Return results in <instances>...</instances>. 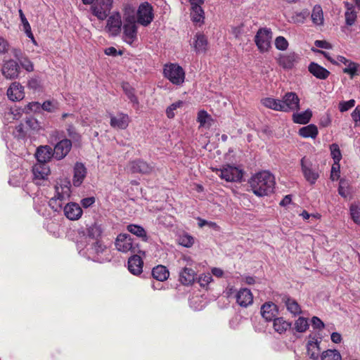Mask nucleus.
<instances>
[{
    "label": "nucleus",
    "instance_id": "f257e3e1",
    "mask_svg": "<svg viewBox=\"0 0 360 360\" xmlns=\"http://www.w3.org/2000/svg\"><path fill=\"white\" fill-rule=\"evenodd\" d=\"M249 184L255 195L263 197L274 192L276 182L273 174L262 171L253 175L249 180Z\"/></svg>",
    "mask_w": 360,
    "mask_h": 360
},
{
    "label": "nucleus",
    "instance_id": "f03ea898",
    "mask_svg": "<svg viewBox=\"0 0 360 360\" xmlns=\"http://www.w3.org/2000/svg\"><path fill=\"white\" fill-rule=\"evenodd\" d=\"M56 195L49 202V206L55 212L62 210L63 201L70 195V188L68 185L56 186Z\"/></svg>",
    "mask_w": 360,
    "mask_h": 360
},
{
    "label": "nucleus",
    "instance_id": "7ed1b4c3",
    "mask_svg": "<svg viewBox=\"0 0 360 360\" xmlns=\"http://www.w3.org/2000/svg\"><path fill=\"white\" fill-rule=\"evenodd\" d=\"M164 76L172 84L179 85L182 84L185 78V72L177 64L170 63L165 65L163 70Z\"/></svg>",
    "mask_w": 360,
    "mask_h": 360
},
{
    "label": "nucleus",
    "instance_id": "20e7f679",
    "mask_svg": "<svg viewBox=\"0 0 360 360\" xmlns=\"http://www.w3.org/2000/svg\"><path fill=\"white\" fill-rule=\"evenodd\" d=\"M272 32L269 28H260L255 36V42L259 51L264 53L271 47Z\"/></svg>",
    "mask_w": 360,
    "mask_h": 360
},
{
    "label": "nucleus",
    "instance_id": "39448f33",
    "mask_svg": "<svg viewBox=\"0 0 360 360\" xmlns=\"http://www.w3.org/2000/svg\"><path fill=\"white\" fill-rule=\"evenodd\" d=\"M217 174L222 179L228 182H239L243 179V172L239 168L227 165L220 169H217Z\"/></svg>",
    "mask_w": 360,
    "mask_h": 360
},
{
    "label": "nucleus",
    "instance_id": "423d86ee",
    "mask_svg": "<svg viewBox=\"0 0 360 360\" xmlns=\"http://www.w3.org/2000/svg\"><path fill=\"white\" fill-rule=\"evenodd\" d=\"M112 3L113 0H96L91 8L93 14L98 19L103 20L110 13Z\"/></svg>",
    "mask_w": 360,
    "mask_h": 360
},
{
    "label": "nucleus",
    "instance_id": "0eeeda50",
    "mask_svg": "<svg viewBox=\"0 0 360 360\" xmlns=\"http://www.w3.org/2000/svg\"><path fill=\"white\" fill-rule=\"evenodd\" d=\"M153 11V7L150 4H141L137 11V22L143 26L150 25L154 18Z\"/></svg>",
    "mask_w": 360,
    "mask_h": 360
},
{
    "label": "nucleus",
    "instance_id": "6e6552de",
    "mask_svg": "<svg viewBox=\"0 0 360 360\" xmlns=\"http://www.w3.org/2000/svg\"><path fill=\"white\" fill-rule=\"evenodd\" d=\"M281 111L290 112L300 109V98L294 92L286 93L282 100H280Z\"/></svg>",
    "mask_w": 360,
    "mask_h": 360
},
{
    "label": "nucleus",
    "instance_id": "1a4fd4ad",
    "mask_svg": "<svg viewBox=\"0 0 360 360\" xmlns=\"http://www.w3.org/2000/svg\"><path fill=\"white\" fill-rule=\"evenodd\" d=\"M124 39L131 44L137 39V26L134 17H127L123 26Z\"/></svg>",
    "mask_w": 360,
    "mask_h": 360
},
{
    "label": "nucleus",
    "instance_id": "9d476101",
    "mask_svg": "<svg viewBox=\"0 0 360 360\" xmlns=\"http://www.w3.org/2000/svg\"><path fill=\"white\" fill-rule=\"evenodd\" d=\"M115 245L116 249L120 252H136L135 248L133 246L132 238L127 233L119 234L116 238Z\"/></svg>",
    "mask_w": 360,
    "mask_h": 360
},
{
    "label": "nucleus",
    "instance_id": "9b49d317",
    "mask_svg": "<svg viewBox=\"0 0 360 360\" xmlns=\"http://www.w3.org/2000/svg\"><path fill=\"white\" fill-rule=\"evenodd\" d=\"M20 71L18 62L14 60L4 61L1 68L2 75L8 79H13L18 77Z\"/></svg>",
    "mask_w": 360,
    "mask_h": 360
},
{
    "label": "nucleus",
    "instance_id": "f8f14e48",
    "mask_svg": "<svg viewBox=\"0 0 360 360\" xmlns=\"http://www.w3.org/2000/svg\"><path fill=\"white\" fill-rule=\"evenodd\" d=\"M129 169L131 173L149 174L153 172L154 167L146 161L139 159L130 162L129 163Z\"/></svg>",
    "mask_w": 360,
    "mask_h": 360
},
{
    "label": "nucleus",
    "instance_id": "ddd939ff",
    "mask_svg": "<svg viewBox=\"0 0 360 360\" xmlns=\"http://www.w3.org/2000/svg\"><path fill=\"white\" fill-rule=\"evenodd\" d=\"M72 146L71 140L68 139L58 142L53 150L54 158L58 160L63 159L70 151Z\"/></svg>",
    "mask_w": 360,
    "mask_h": 360
},
{
    "label": "nucleus",
    "instance_id": "4468645a",
    "mask_svg": "<svg viewBox=\"0 0 360 360\" xmlns=\"http://www.w3.org/2000/svg\"><path fill=\"white\" fill-rule=\"evenodd\" d=\"M301 167L305 179L313 184L315 182L313 160L306 156L303 157L301 160Z\"/></svg>",
    "mask_w": 360,
    "mask_h": 360
},
{
    "label": "nucleus",
    "instance_id": "2eb2a0df",
    "mask_svg": "<svg viewBox=\"0 0 360 360\" xmlns=\"http://www.w3.org/2000/svg\"><path fill=\"white\" fill-rule=\"evenodd\" d=\"M68 118V121L66 122V129L68 136L75 142H79L81 141V135L77 131L74 127L73 122L75 120V115L72 113H63L62 115V119L65 120Z\"/></svg>",
    "mask_w": 360,
    "mask_h": 360
},
{
    "label": "nucleus",
    "instance_id": "dca6fc26",
    "mask_svg": "<svg viewBox=\"0 0 360 360\" xmlns=\"http://www.w3.org/2000/svg\"><path fill=\"white\" fill-rule=\"evenodd\" d=\"M110 124L113 128L124 129L128 127L130 122L128 115L123 112H118L116 116L110 115Z\"/></svg>",
    "mask_w": 360,
    "mask_h": 360
},
{
    "label": "nucleus",
    "instance_id": "f3484780",
    "mask_svg": "<svg viewBox=\"0 0 360 360\" xmlns=\"http://www.w3.org/2000/svg\"><path fill=\"white\" fill-rule=\"evenodd\" d=\"M121 27L122 20L119 13L113 14L109 17L106 29L112 35H117L121 31Z\"/></svg>",
    "mask_w": 360,
    "mask_h": 360
},
{
    "label": "nucleus",
    "instance_id": "a211bd4d",
    "mask_svg": "<svg viewBox=\"0 0 360 360\" xmlns=\"http://www.w3.org/2000/svg\"><path fill=\"white\" fill-rule=\"evenodd\" d=\"M236 302L242 307H248L253 302V295L248 288L240 289L236 295Z\"/></svg>",
    "mask_w": 360,
    "mask_h": 360
},
{
    "label": "nucleus",
    "instance_id": "6ab92c4d",
    "mask_svg": "<svg viewBox=\"0 0 360 360\" xmlns=\"http://www.w3.org/2000/svg\"><path fill=\"white\" fill-rule=\"evenodd\" d=\"M32 173L34 175V180L36 184H39L37 181L44 180L50 174V169L45 163L38 162L33 166Z\"/></svg>",
    "mask_w": 360,
    "mask_h": 360
},
{
    "label": "nucleus",
    "instance_id": "aec40b11",
    "mask_svg": "<svg viewBox=\"0 0 360 360\" xmlns=\"http://www.w3.org/2000/svg\"><path fill=\"white\" fill-rule=\"evenodd\" d=\"M64 214L70 220H77L82 214V210L80 206L75 202L68 203L63 208Z\"/></svg>",
    "mask_w": 360,
    "mask_h": 360
},
{
    "label": "nucleus",
    "instance_id": "412c9836",
    "mask_svg": "<svg viewBox=\"0 0 360 360\" xmlns=\"http://www.w3.org/2000/svg\"><path fill=\"white\" fill-rule=\"evenodd\" d=\"M261 314L266 321H273L278 314L277 306L273 302H266L261 307Z\"/></svg>",
    "mask_w": 360,
    "mask_h": 360
},
{
    "label": "nucleus",
    "instance_id": "4be33fe9",
    "mask_svg": "<svg viewBox=\"0 0 360 360\" xmlns=\"http://www.w3.org/2000/svg\"><path fill=\"white\" fill-rule=\"evenodd\" d=\"M7 96L13 101L22 100L24 98L22 86L18 82H13L7 90Z\"/></svg>",
    "mask_w": 360,
    "mask_h": 360
},
{
    "label": "nucleus",
    "instance_id": "5701e85b",
    "mask_svg": "<svg viewBox=\"0 0 360 360\" xmlns=\"http://www.w3.org/2000/svg\"><path fill=\"white\" fill-rule=\"evenodd\" d=\"M35 155L38 162L45 164H46L52 157L54 158L53 149L49 146H39L37 149Z\"/></svg>",
    "mask_w": 360,
    "mask_h": 360
},
{
    "label": "nucleus",
    "instance_id": "b1692460",
    "mask_svg": "<svg viewBox=\"0 0 360 360\" xmlns=\"http://www.w3.org/2000/svg\"><path fill=\"white\" fill-rule=\"evenodd\" d=\"M195 278V271L191 268L185 267L179 273V281L184 285H192Z\"/></svg>",
    "mask_w": 360,
    "mask_h": 360
},
{
    "label": "nucleus",
    "instance_id": "393cba45",
    "mask_svg": "<svg viewBox=\"0 0 360 360\" xmlns=\"http://www.w3.org/2000/svg\"><path fill=\"white\" fill-rule=\"evenodd\" d=\"M86 175V169L82 163L77 162L74 167L73 184L79 186Z\"/></svg>",
    "mask_w": 360,
    "mask_h": 360
},
{
    "label": "nucleus",
    "instance_id": "a878e982",
    "mask_svg": "<svg viewBox=\"0 0 360 360\" xmlns=\"http://www.w3.org/2000/svg\"><path fill=\"white\" fill-rule=\"evenodd\" d=\"M143 264V262L141 257L135 255L128 260V269L131 274L139 275L142 272Z\"/></svg>",
    "mask_w": 360,
    "mask_h": 360
},
{
    "label": "nucleus",
    "instance_id": "bb28decb",
    "mask_svg": "<svg viewBox=\"0 0 360 360\" xmlns=\"http://www.w3.org/2000/svg\"><path fill=\"white\" fill-rule=\"evenodd\" d=\"M103 232V229L101 224L94 222L87 227L86 236L87 238L92 239L93 240H100L102 238Z\"/></svg>",
    "mask_w": 360,
    "mask_h": 360
},
{
    "label": "nucleus",
    "instance_id": "cd10ccee",
    "mask_svg": "<svg viewBox=\"0 0 360 360\" xmlns=\"http://www.w3.org/2000/svg\"><path fill=\"white\" fill-rule=\"evenodd\" d=\"M295 53L281 55L278 58V63L285 69H291L297 59Z\"/></svg>",
    "mask_w": 360,
    "mask_h": 360
},
{
    "label": "nucleus",
    "instance_id": "c85d7f7f",
    "mask_svg": "<svg viewBox=\"0 0 360 360\" xmlns=\"http://www.w3.org/2000/svg\"><path fill=\"white\" fill-rule=\"evenodd\" d=\"M282 301L285 303L288 311L293 315L300 314L301 313V308L298 303L294 300L287 295L281 297Z\"/></svg>",
    "mask_w": 360,
    "mask_h": 360
},
{
    "label": "nucleus",
    "instance_id": "c756f323",
    "mask_svg": "<svg viewBox=\"0 0 360 360\" xmlns=\"http://www.w3.org/2000/svg\"><path fill=\"white\" fill-rule=\"evenodd\" d=\"M27 108L30 110H37L42 108L44 110L47 112H54L56 109V105L50 101H44L41 105L38 102L30 103L27 105Z\"/></svg>",
    "mask_w": 360,
    "mask_h": 360
},
{
    "label": "nucleus",
    "instance_id": "7c9ffc66",
    "mask_svg": "<svg viewBox=\"0 0 360 360\" xmlns=\"http://www.w3.org/2000/svg\"><path fill=\"white\" fill-rule=\"evenodd\" d=\"M152 276L159 281H164L169 278V272L165 266L158 265L153 269Z\"/></svg>",
    "mask_w": 360,
    "mask_h": 360
},
{
    "label": "nucleus",
    "instance_id": "2f4dec72",
    "mask_svg": "<svg viewBox=\"0 0 360 360\" xmlns=\"http://www.w3.org/2000/svg\"><path fill=\"white\" fill-rule=\"evenodd\" d=\"M195 38V51L198 53H205L207 49V40L205 36L202 34H197Z\"/></svg>",
    "mask_w": 360,
    "mask_h": 360
},
{
    "label": "nucleus",
    "instance_id": "473e14b6",
    "mask_svg": "<svg viewBox=\"0 0 360 360\" xmlns=\"http://www.w3.org/2000/svg\"><path fill=\"white\" fill-rule=\"evenodd\" d=\"M273 327L276 332L279 334L284 333L291 327V323L286 321L283 318H276L274 320Z\"/></svg>",
    "mask_w": 360,
    "mask_h": 360
},
{
    "label": "nucleus",
    "instance_id": "72a5a7b5",
    "mask_svg": "<svg viewBox=\"0 0 360 360\" xmlns=\"http://www.w3.org/2000/svg\"><path fill=\"white\" fill-rule=\"evenodd\" d=\"M311 117L312 111L308 109L300 113H293L292 120L295 123L305 124L309 122Z\"/></svg>",
    "mask_w": 360,
    "mask_h": 360
},
{
    "label": "nucleus",
    "instance_id": "f704fd0d",
    "mask_svg": "<svg viewBox=\"0 0 360 360\" xmlns=\"http://www.w3.org/2000/svg\"><path fill=\"white\" fill-rule=\"evenodd\" d=\"M122 88L128 99L134 105H138L139 102L137 96L135 95V89L127 82L122 83Z\"/></svg>",
    "mask_w": 360,
    "mask_h": 360
},
{
    "label": "nucleus",
    "instance_id": "c9c22d12",
    "mask_svg": "<svg viewBox=\"0 0 360 360\" xmlns=\"http://www.w3.org/2000/svg\"><path fill=\"white\" fill-rule=\"evenodd\" d=\"M127 229L129 232L142 238L143 241L148 240V238L146 231L142 226L136 224H129L127 226Z\"/></svg>",
    "mask_w": 360,
    "mask_h": 360
},
{
    "label": "nucleus",
    "instance_id": "e433bc0d",
    "mask_svg": "<svg viewBox=\"0 0 360 360\" xmlns=\"http://www.w3.org/2000/svg\"><path fill=\"white\" fill-rule=\"evenodd\" d=\"M88 250L92 253L96 255H99L105 250V245L103 244L101 239L94 240L92 243H89Z\"/></svg>",
    "mask_w": 360,
    "mask_h": 360
},
{
    "label": "nucleus",
    "instance_id": "4c0bfd02",
    "mask_svg": "<svg viewBox=\"0 0 360 360\" xmlns=\"http://www.w3.org/2000/svg\"><path fill=\"white\" fill-rule=\"evenodd\" d=\"M343 72L350 75V77L352 79L354 76L359 75L360 64L350 60L347 67L343 69Z\"/></svg>",
    "mask_w": 360,
    "mask_h": 360
},
{
    "label": "nucleus",
    "instance_id": "58836bf2",
    "mask_svg": "<svg viewBox=\"0 0 360 360\" xmlns=\"http://www.w3.org/2000/svg\"><path fill=\"white\" fill-rule=\"evenodd\" d=\"M262 103L266 108L277 111H281L280 100L273 98H265L262 100Z\"/></svg>",
    "mask_w": 360,
    "mask_h": 360
},
{
    "label": "nucleus",
    "instance_id": "ea45409f",
    "mask_svg": "<svg viewBox=\"0 0 360 360\" xmlns=\"http://www.w3.org/2000/svg\"><path fill=\"white\" fill-rule=\"evenodd\" d=\"M350 214L352 221L357 225H360V203L354 202L350 205Z\"/></svg>",
    "mask_w": 360,
    "mask_h": 360
},
{
    "label": "nucleus",
    "instance_id": "a19ab883",
    "mask_svg": "<svg viewBox=\"0 0 360 360\" xmlns=\"http://www.w3.org/2000/svg\"><path fill=\"white\" fill-rule=\"evenodd\" d=\"M202 4H198V5H192V19L194 22H200L202 21L204 16V12L200 5Z\"/></svg>",
    "mask_w": 360,
    "mask_h": 360
},
{
    "label": "nucleus",
    "instance_id": "79ce46f5",
    "mask_svg": "<svg viewBox=\"0 0 360 360\" xmlns=\"http://www.w3.org/2000/svg\"><path fill=\"white\" fill-rule=\"evenodd\" d=\"M18 12H19L20 18V20H21V22H22V24L23 26V30H24L26 35L27 36V37H29L30 39H32L33 41H34V36H33V34L32 33L31 27L30 25V23L28 22L27 18H25L22 11L21 9H20L18 11Z\"/></svg>",
    "mask_w": 360,
    "mask_h": 360
},
{
    "label": "nucleus",
    "instance_id": "37998d69",
    "mask_svg": "<svg viewBox=\"0 0 360 360\" xmlns=\"http://www.w3.org/2000/svg\"><path fill=\"white\" fill-rule=\"evenodd\" d=\"M341 355L337 349H327L322 352L321 360H341Z\"/></svg>",
    "mask_w": 360,
    "mask_h": 360
},
{
    "label": "nucleus",
    "instance_id": "c03bdc74",
    "mask_svg": "<svg viewBox=\"0 0 360 360\" xmlns=\"http://www.w3.org/2000/svg\"><path fill=\"white\" fill-rule=\"evenodd\" d=\"M299 134L304 138L315 139V125L311 124L300 129Z\"/></svg>",
    "mask_w": 360,
    "mask_h": 360
},
{
    "label": "nucleus",
    "instance_id": "a18cd8bd",
    "mask_svg": "<svg viewBox=\"0 0 360 360\" xmlns=\"http://www.w3.org/2000/svg\"><path fill=\"white\" fill-rule=\"evenodd\" d=\"M307 353L311 360H315V335H309V340L307 344Z\"/></svg>",
    "mask_w": 360,
    "mask_h": 360
},
{
    "label": "nucleus",
    "instance_id": "49530a36",
    "mask_svg": "<svg viewBox=\"0 0 360 360\" xmlns=\"http://www.w3.org/2000/svg\"><path fill=\"white\" fill-rule=\"evenodd\" d=\"M338 194L342 198H346L349 195V184L344 179H340L338 188Z\"/></svg>",
    "mask_w": 360,
    "mask_h": 360
},
{
    "label": "nucleus",
    "instance_id": "de8ad7c7",
    "mask_svg": "<svg viewBox=\"0 0 360 360\" xmlns=\"http://www.w3.org/2000/svg\"><path fill=\"white\" fill-rule=\"evenodd\" d=\"M309 15L308 10L305 9L300 12H295L292 16V20L296 23H303L304 20Z\"/></svg>",
    "mask_w": 360,
    "mask_h": 360
},
{
    "label": "nucleus",
    "instance_id": "09e8293b",
    "mask_svg": "<svg viewBox=\"0 0 360 360\" xmlns=\"http://www.w3.org/2000/svg\"><path fill=\"white\" fill-rule=\"evenodd\" d=\"M356 101L352 98L349 101H341L338 103V110L341 112H346L354 106Z\"/></svg>",
    "mask_w": 360,
    "mask_h": 360
},
{
    "label": "nucleus",
    "instance_id": "8fccbe9b",
    "mask_svg": "<svg viewBox=\"0 0 360 360\" xmlns=\"http://www.w3.org/2000/svg\"><path fill=\"white\" fill-rule=\"evenodd\" d=\"M309 326L308 321L303 317H300L295 323V328L297 332H304Z\"/></svg>",
    "mask_w": 360,
    "mask_h": 360
},
{
    "label": "nucleus",
    "instance_id": "3c124183",
    "mask_svg": "<svg viewBox=\"0 0 360 360\" xmlns=\"http://www.w3.org/2000/svg\"><path fill=\"white\" fill-rule=\"evenodd\" d=\"M183 102L181 101H179L177 102H175L168 106L166 109V115L168 118H173L175 115L174 110H176L177 108H180L183 105Z\"/></svg>",
    "mask_w": 360,
    "mask_h": 360
},
{
    "label": "nucleus",
    "instance_id": "603ef678",
    "mask_svg": "<svg viewBox=\"0 0 360 360\" xmlns=\"http://www.w3.org/2000/svg\"><path fill=\"white\" fill-rule=\"evenodd\" d=\"M345 22L347 25H352L356 20V11H346L345 13Z\"/></svg>",
    "mask_w": 360,
    "mask_h": 360
},
{
    "label": "nucleus",
    "instance_id": "864d4df0",
    "mask_svg": "<svg viewBox=\"0 0 360 360\" xmlns=\"http://www.w3.org/2000/svg\"><path fill=\"white\" fill-rule=\"evenodd\" d=\"M179 243L182 246L190 248L194 243V238L188 234L183 235L179 238Z\"/></svg>",
    "mask_w": 360,
    "mask_h": 360
},
{
    "label": "nucleus",
    "instance_id": "5fc2aeb1",
    "mask_svg": "<svg viewBox=\"0 0 360 360\" xmlns=\"http://www.w3.org/2000/svg\"><path fill=\"white\" fill-rule=\"evenodd\" d=\"M330 74L329 70L316 63V79H326Z\"/></svg>",
    "mask_w": 360,
    "mask_h": 360
},
{
    "label": "nucleus",
    "instance_id": "6e6d98bb",
    "mask_svg": "<svg viewBox=\"0 0 360 360\" xmlns=\"http://www.w3.org/2000/svg\"><path fill=\"white\" fill-rule=\"evenodd\" d=\"M340 170L339 162H334V164L331 167L330 179L333 181H338L340 178Z\"/></svg>",
    "mask_w": 360,
    "mask_h": 360
},
{
    "label": "nucleus",
    "instance_id": "4d7b16f0",
    "mask_svg": "<svg viewBox=\"0 0 360 360\" xmlns=\"http://www.w3.org/2000/svg\"><path fill=\"white\" fill-rule=\"evenodd\" d=\"M275 46L277 49L284 51L287 49L288 42L283 37L279 36L275 39Z\"/></svg>",
    "mask_w": 360,
    "mask_h": 360
},
{
    "label": "nucleus",
    "instance_id": "13d9d810",
    "mask_svg": "<svg viewBox=\"0 0 360 360\" xmlns=\"http://www.w3.org/2000/svg\"><path fill=\"white\" fill-rule=\"evenodd\" d=\"M19 63L20 65L27 71L32 72L34 70L33 63L26 56L20 59Z\"/></svg>",
    "mask_w": 360,
    "mask_h": 360
},
{
    "label": "nucleus",
    "instance_id": "bf43d9fd",
    "mask_svg": "<svg viewBox=\"0 0 360 360\" xmlns=\"http://www.w3.org/2000/svg\"><path fill=\"white\" fill-rule=\"evenodd\" d=\"M331 156L334 160V162H340L342 155L338 146L336 143H333L330 146Z\"/></svg>",
    "mask_w": 360,
    "mask_h": 360
},
{
    "label": "nucleus",
    "instance_id": "052dcab7",
    "mask_svg": "<svg viewBox=\"0 0 360 360\" xmlns=\"http://www.w3.org/2000/svg\"><path fill=\"white\" fill-rule=\"evenodd\" d=\"M213 281L212 276L210 274H202L199 276L198 282L201 287H207V285Z\"/></svg>",
    "mask_w": 360,
    "mask_h": 360
},
{
    "label": "nucleus",
    "instance_id": "680f3d73",
    "mask_svg": "<svg viewBox=\"0 0 360 360\" xmlns=\"http://www.w3.org/2000/svg\"><path fill=\"white\" fill-rule=\"evenodd\" d=\"M210 119V116L205 110H200L198 114L197 120L200 124V126H205L207 120Z\"/></svg>",
    "mask_w": 360,
    "mask_h": 360
},
{
    "label": "nucleus",
    "instance_id": "e2e57ef3",
    "mask_svg": "<svg viewBox=\"0 0 360 360\" xmlns=\"http://www.w3.org/2000/svg\"><path fill=\"white\" fill-rule=\"evenodd\" d=\"M13 134L18 139H24L26 136V132L24 130V125L22 124H20L16 126Z\"/></svg>",
    "mask_w": 360,
    "mask_h": 360
},
{
    "label": "nucleus",
    "instance_id": "0e129e2a",
    "mask_svg": "<svg viewBox=\"0 0 360 360\" xmlns=\"http://www.w3.org/2000/svg\"><path fill=\"white\" fill-rule=\"evenodd\" d=\"M331 124V115L328 112L323 114L320 119V125L326 127Z\"/></svg>",
    "mask_w": 360,
    "mask_h": 360
},
{
    "label": "nucleus",
    "instance_id": "69168bd1",
    "mask_svg": "<svg viewBox=\"0 0 360 360\" xmlns=\"http://www.w3.org/2000/svg\"><path fill=\"white\" fill-rule=\"evenodd\" d=\"M352 119L355 126L360 125V106L358 105L352 112Z\"/></svg>",
    "mask_w": 360,
    "mask_h": 360
},
{
    "label": "nucleus",
    "instance_id": "338daca9",
    "mask_svg": "<svg viewBox=\"0 0 360 360\" xmlns=\"http://www.w3.org/2000/svg\"><path fill=\"white\" fill-rule=\"evenodd\" d=\"M27 85L30 89L37 90L40 88L41 82L37 77H34L28 81Z\"/></svg>",
    "mask_w": 360,
    "mask_h": 360
},
{
    "label": "nucleus",
    "instance_id": "774afa93",
    "mask_svg": "<svg viewBox=\"0 0 360 360\" xmlns=\"http://www.w3.org/2000/svg\"><path fill=\"white\" fill-rule=\"evenodd\" d=\"M25 124L32 129H37L39 127L38 122L33 117H30L26 120Z\"/></svg>",
    "mask_w": 360,
    "mask_h": 360
}]
</instances>
